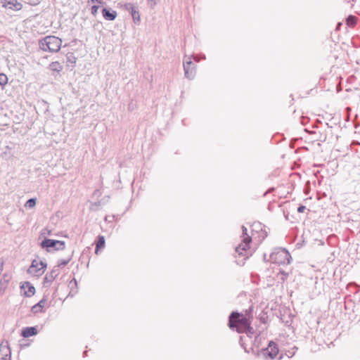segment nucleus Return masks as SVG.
<instances>
[{
    "instance_id": "obj_1",
    "label": "nucleus",
    "mask_w": 360,
    "mask_h": 360,
    "mask_svg": "<svg viewBox=\"0 0 360 360\" xmlns=\"http://www.w3.org/2000/svg\"><path fill=\"white\" fill-rule=\"evenodd\" d=\"M229 326L231 329L236 328L238 333H245L248 336L254 332L248 319L243 314L238 312H232L229 316Z\"/></svg>"
},
{
    "instance_id": "obj_2",
    "label": "nucleus",
    "mask_w": 360,
    "mask_h": 360,
    "mask_svg": "<svg viewBox=\"0 0 360 360\" xmlns=\"http://www.w3.org/2000/svg\"><path fill=\"white\" fill-rule=\"evenodd\" d=\"M39 47L44 51L58 52L62 45V39L56 36H46L39 40Z\"/></svg>"
},
{
    "instance_id": "obj_3",
    "label": "nucleus",
    "mask_w": 360,
    "mask_h": 360,
    "mask_svg": "<svg viewBox=\"0 0 360 360\" xmlns=\"http://www.w3.org/2000/svg\"><path fill=\"white\" fill-rule=\"evenodd\" d=\"M291 256L284 248L276 249L270 255V260L278 264H290Z\"/></svg>"
},
{
    "instance_id": "obj_4",
    "label": "nucleus",
    "mask_w": 360,
    "mask_h": 360,
    "mask_svg": "<svg viewBox=\"0 0 360 360\" xmlns=\"http://www.w3.org/2000/svg\"><path fill=\"white\" fill-rule=\"evenodd\" d=\"M242 242L236 248V252H238L239 255L248 257V255H249L248 251L250 248V243L252 241V238L248 235V230L244 226H242Z\"/></svg>"
},
{
    "instance_id": "obj_5",
    "label": "nucleus",
    "mask_w": 360,
    "mask_h": 360,
    "mask_svg": "<svg viewBox=\"0 0 360 360\" xmlns=\"http://www.w3.org/2000/svg\"><path fill=\"white\" fill-rule=\"evenodd\" d=\"M46 268V262L38 259H34L27 271L30 274L39 277L44 273Z\"/></svg>"
},
{
    "instance_id": "obj_6",
    "label": "nucleus",
    "mask_w": 360,
    "mask_h": 360,
    "mask_svg": "<svg viewBox=\"0 0 360 360\" xmlns=\"http://www.w3.org/2000/svg\"><path fill=\"white\" fill-rule=\"evenodd\" d=\"M41 246L43 248H46L48 251H49V248H54L56 250H59L65 248V243L61 240L45 239L41 242Z\"/></svg>"
},
{
    "instance_id": "obj_7",
    "label": "nucleus",
    "mask_w": 360,
    "mask_h": 360,
    "mask_svg": "<svg viewBox=\"0 0 360 360\" xmlns=\"http://www.w3.org/2000/svg\"><path fill=\"white\" fill-rule=\"evenodd\" d=\"M278 353V349L275 342L270 341L268 347L262 349V355L264 357H269L274 359Z\"/></svg>"
},
{
    "instance_id": "obj_8",
    "label": "nucleus",
    "mask_w": 360,
    "mask_h": 360,
    "mask_svg": "<svg viewBox=\"0 0 360 360\" xmlns=\"http://www.w3.org/2000/svg\"><path fill=\"white\" fill-rule=\"evenodd\" d=\"M195 65L193 64L190 58H188V60L184 61V70L185 76L192 79L194 78L195 75Z\"/></svg>"
},
{
    "instance_id": "obj_9",
    "label": "nucleus",
    "mask_w": 360,
    "mask_h": 360,
    "mask_svg": "<svg viewBox=\"0 0 360 360\" xmlns=\"http://www.w3.org/2000/svg\"><path fill=\"white\" fill-rule=\"evenodd\" d=\"M0 359L11 360V349L8 347V342H6L5 344L2 342L0 345Z\"/></svg>"
},
{
    "instance_id": "obj_10",
    "label": "nucleus",
    "mask_w": 360,
    "mask_h": 360,
    "mask_svg": "<svg viewBox=\"0 0 360 360\" xmlns=\"http://www.w3.org/2000/svg\"><path fill=\"white\" fill-rule=\"evenodd\" d=\"M3 6L13 11H20L22 6L17 0H3Z\"/></svg>"
},
{
    "instance_id": "obj_11",
    "label": "nucleus",
    "mask_w": 360,
    "mask_h": 360,
    "mask_svg": "<svg viewBox=\"0 0 360 360\" xmlns=\"http://www.w3.org/2000/svg\"><path fill=\"white\" fill-rule=\"evenodd\" d=\"M58 269H53L50 274H47L44 278V286L49 287L53 281L58 276Z\"/></svg>"
},
{
    "instance_id": "obj_12",
    "label": "nucleus",
    "mask_w": 360,
    "mask_h": 360,
    "mask_svg": "<svg viewBox=\"0 0 360 360\" xmlns=\"http://www.w3.org/2000/svg\"><path fill=\"white\" fill-rule=\"evenodd\" d=\"M126 8L130 11L134 22L139 23L140 22V15L139 11L136 10L134 6L131 4H126Z\"/></svg>"
},
{
    "instance_id": "obj_13",
    "label": "nucleus",
    "mask_w": 360,
    "mask_h": 360,
    "mask_svg": "<svg viewBox=\"0 0 360 360\" xmlns=\"http://www.w3.org/2000/svg\"><path fill=\"white\" fill-rule=\"evenodd\" d=\"M102 14L106 20H114L117 15L115 11L106 8H103Z\"/></svg>"
},
{
    "instance_id": "obj_14",
    "label": "nucleus",
    "mask_w": 360,
    "mask_h": 360,
    "mask_svg": "<svg viewBox=\"0 0 360 360\" xmlns=\"http://www.w3.org/2000/svg\"><path fill=\"white\" fill-rule=\"evenodd\" d=\"M21 288L24 290V295L26 297H31L35 292V288L29 282H25L21 286Z\"/></svg>"
},
{
    "instance_id": "obj_15",
    "label": "nucleus",
    "mask_w": 360,
    "mask_h": 360,
    "mask_svg": "<svg viewBox=\"0 0 360 360\" xmlns=\"http://www.w3.org/2000/svg\"><path fill=\"white\" fill-rule=\"evenodd\" d=\"M37 333V330L34 327H26L22 330V335L24 338H29Z\"/></svg>"
},
{
    "instance_id": "obj_16",
    "label": "nucleus",
    "mask_w": 360,
    "mask_h": 360,
    "mask_svg": "<svg viewBox=\"0 0 360 360\" xmlns=\"http://www.w3.org/2000/svg\"><path fill=\"white\" fill-rule=\"evenodd\" d=\"M49 68L52 71H55V72H59L62 71L63 65L59 62L55 61V62H52L49 65Z\"/></svg>"
},
{
    "instance_id": "obj_17",
    "label": "nucleus",
    "mask_w": 360,
    "mask_h": 360,
    "mask_svg": "<svg viewBox=\"0 0 360 360\" xmlns=\"http://www.w3.org/2000/svg\"><path fill=\"white\" fill-rule=\"evenodd\" d=\"M8 281L9 278L7 277L6 275H4L3 278H1L0 281V293L4 291L5 289L7 288Z\"/></svg>"
},
{
    "instance_id": "obj_18",
    "label": "nucleus",
    "mask_w": 360,
    "mask_h": 360,
    "mask_svg": "<svg viewBox=\"0 0 360 360\" xmlns=\"http://www.w3.org/2000/svg\"><path fill=\"white\" fill-rule=\"evenodd\" d=\"M67 58V63L68 64H71L72 66H74V65L76 63L77 58L75 56L73 53L69 52L66 55Z\"/></svg>"
},
{
    "instance_id": "obj_19",
    "label": "nucleus",
    "mask_w": 360,
    "mask_h": 360,
    "mask_svg": "<svg viewBox=\"0 0 360 360\" xmlns=\"http://www.w3.org/2000/svg\"><path fill=\"white\" fill-rule=\"evenodd\" d=\"M357 18L353 15H349L346 19L347 25L351 27H354L356 24Z\"/></svg>"
},
{
    "instance_id": "obj_20",
    "label": "nucleus",
    "mask_w": 360,
    "mask_h": 360,
    "mask_svg": "<svg viewBox=\"0 0 360 360\" xmlns=\"http://www.w3.org/2000/svg\"><path fill=\"white\" fill-rule=\"evenodd\" d=\"M105 245V238L103 236L98 237V240L96 244V253H97L99 248H103Z\"/></svg>"
},
{
    "instance_id": "obj_21",
    "label": "nucleus",
    "mask_w": 360,
    "mask_h": 360,
    "mask_svg": "<svg viewBox=\"0 0 360 360\" xmlns=\"http://www.w3.org/2000/svg\"><path fill=\"white\" fill-rule=\"evenodd\" d=\"M36 205V199L35 198H30L29 199L26 203L25 207L28 208H33Z\"/></svg>"
},
{
    "instance_id": "obj_22",
    "label": "nucleus",
    "mask_w": 360,
    "mask_h": 360,
    "mask_svg": "<svg viewBox=\"0 0 360 360\" xmlns=\"http://www.w3.org/2000/svg\"><path fill=\"white\" fill-rule=\"evenodd\" d=\"M8 82V77L6 75L1 73L0 74V85L4 86Z\"/></svg>"
},
{
    "instance_id": "obj_23",
    "label": "nucleus",
    "mask_w": 360,
    "mask_h": 360,
    "mask_svg": "<svg viewBox=\"0 0 360 360\" xmlns=\"http://www.w3.org/2000/svg\"><path fill=\"white\" fill-rule=\"evenodd\" d=\"M41 311H42V308H41V305L40 304H36L35 305H34L32 307V311L34 314H37V313L41 312Z\"/></svg>"
},
{
    "instance_id": "obj_24",
    "label": "nucleus",
    "mask_w": 360,
    "mask_h": 360,
    "mask_svg": "<svg viewBox=\"0 0 360 360\" xmlns=\"http://www.w3.org/2000/svg\"><path fill=\"white\" fill-rule=\"evenodd\" d=\"M70 261V258H69L68 259H60L58 262L57 267L64 266L66 264H68Z\"/></svg>"
},
{
    "instance_id": "obj_25",
    "label": "nucleus",
    "mask_w": 360,
    "mask_h": 360,
    "mask_svg": "<svg viewBox=\"0 0 360 360\" xmlns=\"http://www.w3.org/2000/svg\"><path fill=\"white\" fill-rule=\"evenodd\" d=\"M98 8L99 7L98 6H93L91 7V13L93 15H96L97 13V12H98Z\"/></svg>"
},
{
    "instance_id": "obj_26",
    "label": "nucleus",
    "mask_w": 360,
    "mask_h": 360,
    "mask_svg": "<svg viewBox=\"0 0 360 360\" xmlns=\"http://www.w3.org/2000/svg\"><path fill=\"white\" fill-rule=\"evenodd\" d=\"M46 303V300L45 299H42L40 300L37 304L41 305V308L43 309V307L45 306Z\"/></svg>"
},
{
    "instance_id": "obj_27",
    "label": "nucleus",
    "mask_w": 360,
    "mask_h": 360,
    "mask_svg": "<svg viewBox=\"0 0 360 360\" xmlns=\"http://www.w3.org/2000/svg\"><path fill=\"white\" fill-rule=\"evenodd\" d=\"M148 3L150 6H154L157 4V0H148Z\"/></svg>"
},
{
    "instance_id": "obj_28",
    "label": "nucleus",
    "mask_w": 360,
    "mask_h": 360,
    "mask_svg": "<svg viewBox=\"0 0 360 360\" xmlns=\"http://www.w3.org/2000/svg\"><path fill=\"white\" fill-rule=\"evenodd\" d=\"M306 209V207L304 206V205H300L298 208H297V212H303Z\"/></svg>"
},
{
    "instance_id": "obj_29",
    "label": "nucleus",
    "mask_w": 360,
    "mask_h": 360,
    "mask_svg": "<svg viewBox=\"0 0 360 360\" xmlns=\"http://www.w3.org/2000/svg\"><path fill=\"white\" fill-rule=\"evenodd\" d=\"M3 269V262H0V272L2 271Z\"/></svg>"
},
{
    "instance_id": "obj_30",
    "label": "nucleus",
    "mask_w": 360,
    "mask_h": 360,
    "mask_svg": "<svg viewBox=\"0 0 360 360\" xmlns=\"http://www.w3.org/2000/svg\"><path fill=\"white\" fill-rule=\"evenodd\" d=\"M92 2H94V1H96V2H98V3H101L100 1L98 0H91Z\"/></svg>"
},
{
    "instance_id": "obj_31",
    "label": "nucleus",
    "mask_w": 360,
    "mask_h": 360,
    "mask_svg": "<svg viewBox=\"0 0 360 360\" xmlns=\"http://www.w3.org/2000/svg\"><path fill=\"white\" fill-rule=\"evenodd\" d=\"M194 60H195L197 62L199 61V59L197 57H194Z\"/></svg>"
},
{
    "instance_id": "obj_32",
    "label": "nucleus",
    "mask_w": 360,
    "mask_h": 360,
    "mask_svg": "<svg viewBox=\"0 0 360 360\" xmlns=\"http://www.w3.org/2000/svg\"><path fill=\"white\" fill-rule=\"evenodd\" d=\"M129 109H131V110H132V109H133V105H129Z\"/></svg>"
},
{
    "instance_id": "obj_33",
    "label": "nucleus",
    "mask_w": 360,
    "mask_h": 360,
    "mask_svg": "<svg viewBox=\"0 0 360 360\" xmlns=\"http://www.w3.org/2000/svg\"><path fill=\"white\" fill-rule=\"evenodd\" d=\"M33 1H35V0H33Z\"/></svg>"
},
{
    "instance_id": "obj_34",
    "label": "nucleus",
    "mask_w": 360,
    "mask_h": 360,
    "mask_svg": "<svg viewBox=\"0 0 360 360\" xmlns=\"http://www.w3.org/2000/svg\"><path fill=\"white\" fill-rule=\"evenodd\" d=\"M33 1H35V0H33Z\"/></svg>"
}]
</instances>
